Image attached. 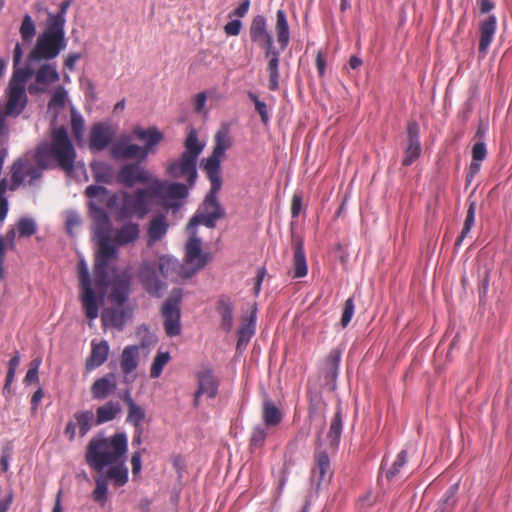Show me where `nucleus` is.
I'll return each mask as SVG.
<instances>
[{"label": "nucleus", "instance_id": "obj_13", "mask_svg": "<svg viewBox=\"0 0 512 512\" xmlns=\"http://www.w3.org/2000/svg\"><path fill=\"white\" fill-rule=\"evenodd\" d=\"M165 173L173 179L191 180L196 182L198 178L197 161L181 155L178 158L170 159L166 163Z\"/></svg>", "mask_w": 512, "mask_h": 512}, {"label": "nucleus", "instance_id": "obj_59", "mask_svg": "<svg viewBox=\"0 0 512 512\" xmlns=\"http://www.w3.org/2000/svg\"><path fill=\"white\" fill-rule=\"evenodd\" d=\"M41 365V359L35 358L30 362V367L26 373V376L24 378V383L26 385H29L33 382H38L39 376H38V370Z\"/></svg>", "mask_w": 512, "mask_h": 512}, {"label": "nucleus", "instance_id": "obj_22", "mask_svg": "<svg viewBox=\"0 0 512 512\" xmlns=\"http://www.w3.org/2000/svg\"><path fill=\"white\" fill-rule=\"evenodd\" d=\"M256 314H257V306L254 304L251 307V311L249 316H244L242 318L241 326L237 332L238 340L236 349L237 351H242L246 348L248 342L255 334L256 330Z\"/></svg>", "mask_w": 512, "mask_h": 512}, {"label": "nucleus", "instance_id": "obj_61", "mask_svg": "<svg viewBox=\"0 0 512 512\" xmlns=\"http://www.w3.org/2000/svg\"><path fill=\"white\" fill-rule=\"evenodd\" d=\"M78 276H79L80 288L92 286L87 265L83 260H81L78 263Z\"/></svg>", "mask_w": 512, "mask_h": 512}, {"label": "nucleus", "instance_id": "obj_60", "mask_svg": "<svg viewBox=\"0 0 512 512\" xmlns=\"http://www.w3.org/2000/svg\"><path fill=\"white\" fill-rule=\"evenodd\" d=\"M354 301L352 298H348L345 301L344 309L341 316V325L343 328H345L351 321V318L354 314Z\"/></svg>", "mask_w": 512, "mask_h": 512}, {"label": "nucleus", "instance_id": "obj_8", "mask_svg": "<svg viewBox=\"0 0 512 512\" xmlns=\"http://www.w3.org/2000/svg\"><path fill=\"white\" fill-rule=\"evenodd\" d=\"M115 179L118 184L128 189L144 186V188L137 189V191H153L156 190L159 178L141 163L132 162L123 165Z\"/></svg>", "mask_w": 512, "mask_h": 512}, {"label": "nucleus", "instance_id": "obj_17", "mask_svg": "<svg viewBox=\"0 0 512 512\" xmlns=\"http://www.w3.org/2000/svg\"><path fill=\"white\" fill-rule=\"evenodd\" d=\"M35 82L28 86L31 95L41 94L47 91V87L59 81V73L55 64L45 63L34 71Z\"/></svg>", "mask_w": 512, "mask_h": 512}, {"label": "nucleus", "instance_id": "obj_34", "mask_svg": "<svg viewBox=\"0 0 512 512\" xmlns=\"http://www.w3.org/2000/svg\"><path fill=\"white\" fill-rule=\"evenodd\" d=\"M133 134L141 141L145 142V146L142 149H147V154L149 151L157 146L163 140V133L160 132L156 127H150L148 129H143L141 127H136L133 130Z\"/></svg>", "mask_w": 512, "mask_h": 512}, {"label": "nucleus", "instance_id": "obj_48", "mask_svg": "<svg viewBox=\"0 0 512 512\" xmlns=\"http://www.w3.org/2000/svg\"><path fill=\"white\" fill-rule=\"evenodd\" d=\"M458 491V484H454L445 492L443 499L440 500L438 508L435 512H451L457 500L456 494Z\"/></svg>", "mask_w": 512, "mask_h": 512}, {"label": "nucleus", "instance_id": "obj_11", "mask_svg": "<svg viewBox=\"0 0 512 512\" xmlns=\"http://www.w3.org/2000/svg\"><path fill=\"white\" fill-rule=\"evenodd\" d=\"M225 211L219 204L216 194H207L204 202L190 220L188 228L202 224L208 228H214L216 222L223 218Z\"/></svg>", "mask_w": 512, "mask_h": 512}, {"label": "nucleus", "instance_id": "obj_50", "mask_svg": "<svg viewBox=\"0 0 512 512\" xmlns=\"http://www.w3.org/2000/svg\"><path fill=\"white\" fill-rule=\"evenodd\" d=\"M71 4V0L63 1L57 13H49L47 22L58 27H62L65 29L66 24V12Z\"/></svg>", "mask_w": 512, "mask_h": 512}, {"label": "nucleus", "instance_id": "obj_12", "mask_svg": "<svg viewBox=\"0 0 512 512\" xmlns=\"http://www.w3.org/2000/svg\"><path fill=\"white\" fill-rule=\"evenodd\" d=\"M202 242L200 238L192 236L186 243L185 247V266L189 272L185 273L186 277L193 276L196 272L205 267L211 260L212 256L209 252H203L201 248Z\"/></svg>", "mask_w": 512, "mask_h": 512}, {"label": "nucleus", "instance_id": "obj_16", "mask_svg": "<svg viewBox=\"0 0 512 512\" xmlns=\"http://www.w3.org/2000/svg\"><path fill=\"white\" fill-rule=\"evenodd\" d=\"M138 277L144 289L152 296L160 297L166 288L165 283L157 275L156 263L143 262Z\"/></svg>", "mask_w": 512, "mask_h": 512}, {"label": "nucleus", "instance_id": "obj_19", "mask_svg": "<svg viewBox=\"0 0 512 512\" xmlns=\"http://www.w3.org/2000/svg\"><path fill=\"white\" fill-rule=\"evenodd\" d=\"M6 95L8 98L5 106L6 114L8 116H19L28 102L25 88L8 85Z\"/></svg>", "mask_w": 512, "mask_h": 512}, {"label": "nucleus", "instance_id": "obj_4", "mask_svg": "<svg viewBox=\"0 0 512 512\" xmlns=\"http://www.w3.org/2000/svg\"><path fill=\"white\" fill-rule=\"evenodd\" d=\"M127 446L125 433H116L110 438H92L87 445L85 461L92 470L101 472L105 467L123 459Z\"/></svg>", "mask_w": 512, "mask_h": 512}, {"label": "nucleus", "instance_id": "obj_23", "mask_svg": "<svg viewBox=\"0 0 512 512\" xmlns=\"http://www.w3.org/2000/svg\"><path fill=\"white\" fill-rule=\"evenodd\" d=\"M497 28V19L495 15H489L479 22V53L483 56L487 54L488 48L492 43Z\"/></svg>", "mask_w": 512, "mask_h": 512}, {"label": "nucleus", "instance_id": "obj_2", "mask_svg": "<svg viewBox=\"0 0 512 512\" xmlns=\"http://www.w3.org/2000/svg\"><path fill=\"white\" fill-rule=\"evenodd\" d=\"M90 200L88 202L90 216L93 220V237L97 243V250L104 256L112 255L117 248L115 245L111 243V222L107 215L105 207L111 212L114 213L117 220L122 221L123 219H118L117 217V208L121 206V202L118 200L116 206L112 209L109 207L108 202L112 198H121L119 194H88Z\"/></svg>", "mask_w": 512, "mask_h": 512}, {"label": "nucleus", "instance_id": "obj_57", "mask_svg": "<svg viewBox=\"0 0 512 512\" xmlns=\"http://www.w3.org/2000/svg\"><path fill=\"white\" fill-rule=\"evenodd\" d=\"M406 462H407V451L402 450L397 455L396 460L392 464L391 468L387 471L386 477L388 479H392L393 477H395L400 472V469L406 464Z\"/></svg>", "mask_w": 512, "mask_h": 512}, {"label": "nucleus", "instance_id": "obj_45", "mask_svg": "<svg viewBox=\"0 0 512 512\" xmlns=\"http://www.w3.org/2000/svg\"><path fill=\"white\" fill-rule=\"evenodd\" d=\"M468 210L465 217L464 225L462 231L458 238L456 239L455 245L458 247L462 244L463 240L470 233L472 227L475 223V211H476V201L472 200V197H469L467 200Z\"/></svg>", "mask_w": 512, "mask_h": 512}, {"label": "nucleus", "instance_id": "obj_55", "mask_svg": "<svg viewBox=\"0 0 512 512\" xmlns=\"http://www.w3.org/2000/svg\"><path fill=\"white\" fill-rule=\"evenodd\" d=\"M248 98L254 103L255 110L260 115L261 122L264 125H267L270 121V115L266 103L260 100L259 97L253 92H248Z\"/></svg>", "mask_w": 512, "mask_h": 512}, {"label": "nucleus", "instance_id": "obj_3", "mask_svg": "<svg viewBox=\"0 0 512 512\" xmlns=\"http://www.w3.org/2000/svg\"><path fill=\"white\" fill-rule=\"evenodd\" d=\"M121 198H112L108 205L114 208L119 200L121 206L117 208L118 219H127L136 216L139 219L145 217L150 210L149 196H159L158 203L167 210L176 212L182 205L188 194H119Z\"/></svg>", "mask_w": 512, "mask_h": 512}, {"label": "nucleus", "instance_id": "obj_51", "mask_svg": "<svg viewBox=\"0 0 512 512\" xmlns=\"http://www.w3.org/2000/svg\"><path fill=\"white\" fill-rule=\"evenodd\" d=\"M170 358L169 352H159L155 356L150 368V377L152 379L158 378L161 375L163 368L170 361Z\"/></svg>", "mask_w": 512, "mask_h": 512}, {"label": "nucleus", "instance_id": "obj_46", "mask_svg": "<svg viewBox=\"0 0 512 512\" xmlns=\"http://www.w3.org/2000/svg\"><path fill=\"white\" fill-rule=\"evenodd\" d=\"M30 64L31 63L27 62L26 66L16 68L8 85L25 88L26 82L34 74V70L30 67Z\"/></svg>", "mask_w": 512, "mask_h": 512}, {"label": "nucleus", "instance_id": "obj_29", "mask_svg": "<svg viewBox=\"0 0 512 512\" xmlns=\"http://www.w3.org/2000/svg\"><path fill=\"white\" fill-rule=\"evenodd\" d=\"M307 271L303 241L297 239L293 242V277L302 278L307 275Z\"/></svg>", "mask_w": 512, "mask_h": 512}, {"label": "nucleus", "instance_id": "obj_27", "mask_svg": "<svg viewBox=\"0 0 512 512\" xmlns=\"http://www.w3.org/2000/svg\"><path fill=\"white\" fill-rule=\"evenodd\" d=\"M112 154L117 159L138 158L142 161L147 158V149H142V147L137 144L119 142L114 146Z\"/></svg>", "mask_w": 512, "mask_h": 512}, {"label": "nucleus", "instance_id": "obj_33", "mask_svg": "<svg viewBox=\"0 0 512 512\" xmlns=\"http://www.w3.org/2000/svg\"><path fill=\"white\" fill-rule=\"evenodd\" d=\"M124 402L128 409L126 422L132 424L134 428H143L142 422L146 417L145 410L131 398L129 392H126Z\"/></svg>", "mask_w": 512, "mask_h": 512}, {"label": "nucleus", "instance_id": "obj_6", "mask_svg": "<svg viewBox=\"0 0 512 512\" xmlns=\"http://www.w3.org/2000/svg\"><path fill=\"white\" fill-rule=\"evenodd\" d=\"M231 146L232 139L229 127L223 125L214 136V147L211 155L201 162L203 171L211 184L209 192H219L222 188L221 159Z\"/></svg>", "mask_w": 512, "mask_h": 512}, {"label": "nucleus", "instance_id": "obj_35", "mask_svg": "<svg viewBox=\"0 0 512 512\" xmlns=\"http://www.w3.org/2000/svg\"><path fill=\"white\" fill-rule=\"evenodd\" d=\"M139 233V225L129 222L116 230L113 241L119 246L128 245L138 239Z\"/></svg>", "mask_w": 512, "mask_h": 512}, {"label": "nucleus", "instance_id": "obj_39", "mask_svg": "<svg viewBox=\"0 0 512 512\" xmlns=\"http://www.w3.org/2000/svg\"><path fill=\"white\" fill-rule=\"evenodd\" d=\"M282 413L275 403L266 398L262 404V419L266 426L275 427L282 421Z\"/></svg>", "mask_w": 512, "mask_h": 512}, {"label": "nucleus", "instance_id": "obj_15", "mask_svg": "<svg viewBox=\"0 0 512 512\" xmlns=\"http://www.w3.org/2000/svg\"><path fill=\"white\" fill-rule=\"evenodd\" d=\"M198 388L194 393L193 404L198 407L200 397L205 395L210 399H214L218 394L219 381L210 368H204L196 373Z\"/></svg>", "mask_w": 512, "mask_h": 512}, {"label": "nucleus", "instance_id": "obj_14", "mask_svg": "<svg viewBox=\"0 0 512 512\" xmlns=\"http://www.w3.org/2000/svg\"><path fill=\"white\" fill-rule=\"evenodd\" d=\"M132 274L128 269L115 271L109 279V299L118 306H123L131 293Z\"/></svg>", "mask_w": 512, "mask_h": 512}, {"label": "nucleus", "instance_id": "obj_10", "mask_svg": "<svg viewBox=\"0 0 512 512\" xmlns=\"http://www.w3.org/2000/svg\"><path fill=\"white\" fill-rule=\"evenodd\" d=\"M182 291L174 289L171 295L164 301L161 309L164 330L167 336L174 337L181 333L180 302Z\"/></svg>", "mask_w": 512, "mask_h": 512}, {"label": "nucleus", "instance_id": "obj_26", "mask_svg": "<svg viewBox=\"0 0 512 512\" xmlns=\"http://www.w3.org/2000/svg\"><path fill=\"white\" fill-rule=\"evenodd\" d=\"M233 309L234 305L229 297H219L216 304V311L220 316V328L225 332H230L233 328Z\"/></svg>", "mask_w": 512, "mask_h": 512}, {"label": "nucleus", "instance_id": "obj_62", "mask_svg": "<svg viewBox=\"0 0 512 512\" xmlns=\"http://www.w3.org/2000/svg\"><path fill=\"white\" fill-rule=\"evenodd\" d=\"M487 156V148L484 141H477L472 147V159L474 161H483Z\"/></svg>", "mask_w": 512, "mask_h": 512}, {"label": "nucleus", "instance_id": "obj_30", "mask_svg": "<svg viewBox=\"0 0 512 512\" xmlns=\"http://www.w3.org/2000/svg\"><path fill=\"white\" fill-rule=\"evenodd\" d=\"M312 472L313 476L317 478L318 485L330 480L332 476L330 460L325 451H320L315 454V467Z\"/></svg>", "mask_w": 512, "mask_h": 512}, {"label": "nucleus", "instance_id": "obj_32", "mask_svg": "<svg viewBox=\"0 0 512 512\" xmlns=\"http://www.w3.org/2000/svg\"><path fill=\"white\" fill-rule=\"evenodd\" d=\"M126 317L127 314L122 306L108 307L103 310L101 320L104 326L121 330L125 325Z\"/></svg>", "mask_w": 512, "mask_h": 512}, {"label": "nucleus", "instance_id": "obj_20", "mask_svg": "<svg viewBox=\"0 0 512 512\" xmlns=\"http://www.w3.org/2000/svg\"><path fill=\"white\" fill-rule=\"evenodd\" d=\"M139 365V347L136 345L126 346L120 356V368L125 376L126 383H132L136 375L132 373Z\"/></svg>", "mask_w": 512, "mask_h": 512}, {"label": "nucleus", "instance_id": "obj_44", "mask_svg": "<svg viewBox=\"0 0 512 512\" xmlns=\"http://www.w3.org/2000/svg\"><path fill=\"white\" fill-rule=\"evenodd\" d=\"M91 171L97 183L110 184L114 179L112 167L106 162H93L91 164Z\"/></svg>", "mask_w": 512, "mask_h": 512}, {"label": "nucleus", "instance_id": "obj_43", "mask_svg": "<svg viewBox=\"0 0 512 512\" xmlns=\"http://www.w3.org/2000/svg\"><path fill=\"white\" fill-rule=\"evenodd\" d=\"M196 182L191 180H182L181 182H169L158 179L156 190L152 192H189L194 188Z\"/></svg>", "mask_w": 512, "mask_h": 512}, {"label": "nucleus", "instance_id": "obj_56", "mask_svg": "<svg viewBox=\"0 0 512 512\" xmlns=\"http://www.w3.org/2000/svg\"><path fill=\"white\" fill-rule=\"evenodd\" d=\"M67 99V91L63 86L57 87L53 94L51 99L48 102V109H62L65 106V102Z\"/></svg>", "mask_w": 512, "mask_h": 512}, {"label": "nucleus", "instance_id": "obj_42", "mask_svg": "<svg viewBox=\"0 0 512 512\" xmlns=\"http://www.w3.org/2000/svg\"><path fill=\"white\" fill-rule=\"evenodd\" d=\"M120 411L121 407L119 403L113 401L106 402L104 405L97 408L95 424L101 425L114 420Z\"/></svg>", "mask_w": 512, "mask_h": 512}, {"label": "nucleus", "instance_id": "obj_18", "mask_svg": "<svg viewBox=\"0 0 512 512\" xmlns=\"http://www.w3.org/2000/svg\"><path fill=\"white\" fill-rule=\"evenodd\" d=\"M112 139L113 131L109 125L103 122H98L91 127L89 134V146L92 151H103L112 142Z\"/></svg>", "mask_w": 512, "mask_h": 512}, {"label": "nucleus", "instance_id": "obj_7", "mask_svg": "<svg viewBox=\"0 0 512 512\" xmlns=\"http://www.w3.org/2000/svg\"><path fill=\"white\" fill-rule=\"evenodd\" d=\"M66 46L65 29L47 22L44 31L38 36L35 46L28 54L27 62L55 59Z\"/></svg>", "mask_w": 512, "mask_h": 512}, {"label": "nucleus", "instance_id": "obj_5", "mask_svg": "<svg viewBox=\"0 0 512 512\" xmlns=\"http://www.w3.org/2000/svg\"><path fill=\"white\" fill-rule=\"evenodd\" d=\"M249 36L253 43L265 50V58L269 60L267 66L269 73V90H278L280 52L276 50L273 45V37L268 31L267 20L263 15L253 17L249 27Z\"/></svg>", "mask_w": 512, "mask_h": 512}, {"label": "nucleus", "instance_id": "obj_41", "mask_svg": "<svg viewBox=\"0 0 512 512\" xmlns=\"http://www.w3.org/2000/svg\"><path fill=\"white\" fill-rule=\"evenodd\" d=\"M276 34H277V41L281 47L282 50H284L290 40V31H289V25L286 17V13L284 10L279 9L276 13Z\"/></svg>", "mask_w": 512, "mask_h": 512}, {"label": "nucleus", "instance_id": "obj_1", "mask_svg": "<svg viewBox=\"0 0 512 512\" xmlns=\"http://www.w3.org/2000/svg\"><path fill=\"white\" fill-rule=\"evenodd\" d=\"M34 159L35 163L26 157L15 160L8 176L3 177L0 183V192H13L21 186L38 187L46 169L58 168L68 177H73L76 171H85L83 165L75 164L76 150L64 126L52 130L50 143L37 146Z\"/></svg>", "mask_w": 512, "mask_h": 512}, {"label": "nucleus", "instance_id": "obj_25", "mask_svg": "<svg viewBox=\"0 0 512 512\" xmlns=\"http://www.w3.org/2000/svg\"><path fill=\"white\" fill-rule=\"evenodd\" d=\"M156 265L157 270H159L162 276L166 279L176 280L177 276L187 278L185 273L189 272L185 264L182 265L177 260L167 256L160 257Z\"/></svg>", "mask_w": 512, "mask_h": 512}, {"label": "nucleus", "instance_id": "obj_36", "mask_svg": "<svg viewBox=\"0 0 512 512\" xmlns=\"http://www.w3.org/2000/svg\"><path fill=\"white\" fill-rule=\"evenodd\" d=\"M81 302L86 317L94 320L98 317L99 305L92 286L81 287Z\"/></svg>", "mask_w": 512, "mask_h": 512}, {"label": "nucleus", "instance_id": "obj_21", "mask_svg": "<svg viewBox=\"0 0 512 512\" xmlns=\"http://www.w3.org/2000/svg\"><path fill=\"white\" fill-rule=\"evenodd\" d=\"M408 146L402 160L403 166H410L421 154V144L419 140L420 128L417 122L412 121L407 127Z\"/></svg>", "mask_w": 512, "mask_h": 512}, {"label": "nucleus", "instance_id": "obj_24", "mask_svg": "<svg viewBox=\"0 0 512 512\" xmlns=\"http://www.w3.org/2000/svg\"><path fill=\"white\" fill-rule=\"evenodd\" d=\"M117 254V250H115L112 255L104 256L100 250H96L93 274L94 283L97 287L104 289L108 286V263L110 260L116 259Z\"/></svg>", "mask_w": 512, "mask_h": 512}, {"label": "nucleus", "instance_id": "obj_31", "mask_svg": "<svg viewBox=\"0 0 512 512\" xmlns=\"http://www.w3.org/2000/svg\"><path fill=\"white\" fill-rule=\"evenodd\" d=\"M117 387L114 375L101 377L97 379L91 386V394L94 399H105L112 394Z\"/></svg>", "mask_w": 512, "mask_h": 512}, {"label": "nucleus", "instance_id": "obj_52", "mask_svg": "<svg viewBox=\"0 0 512 512\" xmlns=\"http://www.w3.org/2000/svg\"><path fill=\"white\" fill-rule=\"evenodd\" d=\"M71 131L78 144L83 140L84 119L80 113L72 109L71 111Z\"/></svg>", "mask_w": 512, "mask_h": 512}, {"label": "nucleus", "instance_id": "obj_40", "mask_svg": "<svg viewBox=\"0 0 512 512\" xmlns=\"http://www.w3.org/2000/svg\"><path fill=\"white\" fill-rule=\"evenodd\" d=\"M168 223L164 215H158L154 217L150 223L147 230L149 237V244H153L159 240H161L168 231Z\"/></svg>", "mask_w": 512, "mask_h": 512}, {"label": "nucleus", "instance_id": "obj_9", "mask_svg": "<svg viewBox=\"0 0 512 512\" xmlns=\"http://www.w3.org/2000/svg\"><path fill=\"white\" fill-rule=\"evenodd\" d=\"M108 467L105 474L95 479V488L91 494L93 501L101 507H104L108 500V480H111L114 486L122 487L129 479L128 468L123 459Z\"/></svg>", "mask_w": 512, "mask_h": 512}, {"label": "nucleus", "instance_id": "obj_53", "mask_svg": "<svg viewBox=\"0 0 512 512\" xmlns=\"http://www.w3.org/2000/svg\"><path fill=\"white\" fill-rule=\"evenodd\" d=\"M17 232L21 238L30 237L37 232V224L34 219L23 217L17 223Z\"/></svg>", "mask_w": 512, "mask_h": 512}, {"label": "nucleus", "instance_id": "obj_63", "mask_svg": "<svg viewBox=\"0 0 512 512\" xmlns=\"http://www.w3.org/2000/svg\"><path fill=\"white\" fill-rule=\"evenodd\" d=\"M65 224L67 233L72 236L74 229L81 224V219L77 213L67 212Z\"/></svg>", "mask_w": 512, "mask_h": 512}, {"label": "nucleus", "instance_id": "obj_37", "mask_svg": "<svg viewBox=\"0 0 512 512\" xmlns=\"http://www.w3.org/2000/svg\"><path fill=\"white\" fill-rule=\"evenodd\" d=\"M205 145L201 143L198 139L197 130L191 127L187 133L186 139L184 141V151L181 155H186L191 159L198 162V158L202 153Z\"/></svg>", "mask_w": 512, "mask_h": 512}, {"label": "nucleus", "instance_id": "obj_47", "mask_svg": "<svg viewBox=\"0 0 512 512\" xmlns=\"http://www.w3.org/2000/svg\"><path fill=\"white\" fill-rule=\"evenodd\" d=\"M76 425L79 427L81 437L85 436L94 424V414L92 411H81L74 414Z\"/></svg>", "mask_w": 512, "mask_h": 512}, {"label": "nucleus", "instance_id": "obj_54", "mask_svg": "<svg viewBox=\"0 0 512 512\" xmlns=\"http://www.w3.org/2000/svg\"><path fill=\"white\" fill-rule=\"evenodd\" d=\"M342 432V414L341 411L338 410L331 422L330 429L328 432V438L331 441L332 445L338 443Z\"/></svg>", "mask_w": 512, "mask_h": 512}, {"label": "nucleus", "instance_id": "obj_58", "mask_svg": "<svg viewBox=\"0 0 512 512\" xmlns=\"http://www.w3.org/2000/svg\"><path fill=\"white\" fill-rule=\"evenodd\" d=\"M267 432L262 426H256L251 434L250 446L252 448H261L266 440Z\"/></svg>", "mask_w": 512, "mask_h": 512}, {"label": "nucleus", "instance_id": "obj_38", "mask_svg": "<svg viewBox=\"0 0 512 512\" xmlns=\"http://www.w3.org/2000/svg\"><path fill=\"white\" fill-rule=\"evenodd\" d=\"M342 350L333 348L325 357L323 362V371L326 379L335 381L338 375V369L341 361Z\"/></svg>", "mask_w": 512, "mask_h": 512}, {"label": "nucleus", "instance_id": "obj_49", "mask_svg": "<svg viewBox=\"0 0 512 512\" xmlns=\"http://www.w3.org/2000/svg\"><path fill=\"white\" fill-rule=\"evenodd\" d=\"M22 40L25 43H29L33 40L36 35V25L31 15L26 13L23 16L22 23L19 29Z\"/></svg>", "mask_w": 512, "mask_h": 512}, {"label": "nucleus", "instance_id": "obj_64", "mask_svg": "<svg viewBox=\"0 0 512 512\" xmlns=\"http://www.w3.org/2000/svg\"><path fill=\"white\" fill-rule=\"evenodd\" d=\"M242 28V22L239 19H234L226 23L224 31L229 36H237L240 34Z\"/></svg>", "mask_w": 512, "mask_h": 512}, {"label": "nucleus", "instance_id": "obj_28", "mask_svg": "<svg viewBox=\"0 0 512 512\" xmlns=\"http://www.w3.org/2000/svg\"><path fill=\"white\" fill-rule=\"evenodd\" d=\"M91 345V353L86 360V369L88 371L94 370L95 368L104 364L107 361L110 350L106 340H102L99 343L92 341Z\"/></svg>", "mask_w": 512, "mask_h": 512}]
</instances>
